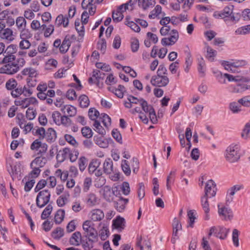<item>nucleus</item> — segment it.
Masks as SVG:
<instances>
[{"label":"nucleus","instance_id":"f257e3e1","mask_svg":"<svg viewBox=\"0 0 250 250\" xmlns=\"http://www.w3.org/2000/svg\"><path fill=\"white\" fill-rule=\"evenodd\" d=\"M101 162L98 159H93L89 164L88 171L90 174H94L97 177L101 176L104 172L105 174L110 175L115 168L113 167L112 161L109 159H106L103 163V170L99 168Z\"/></svg>","mask_w":250,"mask_h":250},{"label":"nucleus","instance_id":"f03ea898","mask_svg":"<svg viewBox=\"0 0 250 250\" xmlns=\"http://www.w3.org/2000/svg\"><path fill=\"white\" fill-rule=\"evenodd\" d=\"M233 7L232 5L226 6L220 11L214 12L213 16L215 18L224 19L227 23L231 22L235 24L239 20L241 16L239 13L233 12Z\"/></svg>","mask_w":250,"mask_h":250},{"label":"nucleus","instance_id":"7ed1b4c3","mask_svg":"<svg viewBox=\"0 0 250 250\" xmlns=\"http://www.w3.org/2000/svg\"><path fill=\"white\" fill-rule=\"evenodd\" d=\"M162 36L169 35L167 38H164L161 40L162 44L164 46H170L174 44L179 39V33L177 30L172 29L169 26H164L160 30Z\"/></svg>","mask_w":250,"mask_h":250},{"label":"nucleus","instance_id":"20e7f679","mask_svg":"<svg viewBox=\"0 0 250 250\" xmlns=\"http://www.w3.org/2000/svg\"><path fill=\"white\" fill-rule=\"evenodd\" d=\"M5 65L0 68V73L13 75L16 73L20 69L23 67L25 61L22 58H17L15 61L7 62Z\"/></svg>","mask_w":250,"mask_h":250},{"label":"nucleus","instance_id":"39448f33","mask_svg":"<svg viewBox=\"0 0 250 250\" xmlns=\"http://www.w3.org/2000/svg\"><path fill=\"white\" fill-rule=\"evenodd\" d=\"M221 64L228 71L240 73V68L248 65V62L244 60H231L229 61H223Z\"/></svg>","mask_w":250,"mask_h":250},{"label":"nucleus","instance_id":"423d86ee","mask_svg":"<svg viewBox=\"0 0 250 250\" xmlns=\"http://www.w3.org/2000/svg\"><path fill=\"white\" fill-rule=\"evenodd\" d=\"M240 147L238 145L232 144L228 146L225 152V158L229 163L237 162L240 157Z\"/></svg>","mask_w":250,"mask_h":250},{"label":"nucleus","instance_id":"0eeeda50","mask_svg":"<svg viewBox=\"0 0 250 250\" xmlns=\"http://www.w3.org/2000/svg\"><path fill=\"white\" fill-rule=\"evenodd\" d=\"M83 236L86 238H98V232L94 228V223L90 220H86L83 223Z\"/></svg>","mask_w":250,"mask_h":250},{"label":"nucleus","instance_id":"6e6552de","mask_svg":"<svg viewBox=\"0 0 250 250\" xmlns=\"http://www.w3.org/2000/svg\"><path fill=\"white\" fill-rule=\"evenodd\" d=\"M50 197V192L48 190L44 189L40 191L36 197L37 206L39 208L44 207L49 202Z\"/></svg>","mask_w":250,"mask_h":250},{"label":"nucleus","instance_id":"1a4fd4ad","mask_svg":"<svg viewBox=\"0 0 250 250\" xmlns=\"http://www.w3.org/2000/svg\"><path fill=\"white\" fill-rule=\"evenodd\" d=\"M4 51V58L2 59L3 63L15 61L17 59L14 55L17 52L16 46L14 44L9 45Z\"/></svg>","mask_w":250,"mask_h":250},{"label":"nucleus","instance_id":"9d476101","mask_svg":"<svg viewBox=\"0 0 250 250\" xmlns=\"http://www.w3.org/2000/svg\"><path fill=\"white\" fill-rule=\"evenodd\" d=\"M245 189V186L241 184H236L229 188L227 192L226 201L227 204L231 203L234 198L236 192L243 190Z\"/></svg>","mask_w":250,"mask_h":250},{"label":"nucleus","instance_id":"9b49d317","mask_svg":"<svg viewBox=\"0 0 250 250\" xmlns=\"http://www.w3.org/2000/svg\"><path fill=\"white\" fill-rule=\"evenodd\" d=\"M169 80L167 76L156 75L152 77L150 83L155 86L163 87L167 86Z\"/></svg>","mask_w":250,"mask_h":250},{"label":"nucleus","instance_id":"f8f14e48","mask_svg":"<svg viewBox=\"0 0 250 250\" xmlns=\"http://www.w3.org/2000/svg\"><path fill=\"white\" fill-rule=\"evenodd\" d=\"M216 191L217 188L215 182L212 180H209L206 184L205 193L203 196H206L208 198L214 197L216 195Z\"/></svg>","mask_w":250,"mask_h":250},{"label":"nucleus","instance_id":"ddd939ff","mask_svg":"<svg viewBox=\"0 0 250 250\" xmlns=\"http://www.w3.org/2000/svg\"><path fill=\"white\" fill-rule=\"evenodd\" d=\"M0 21L5 23V25L12 26L15 24V19L11 14L7 10L0 12Z\"/></svg>","mask_w":250,"mask_h":250},{"label":"nucleus","instance_id":"4468645a","mask_svg":"<svg viewBox=\"0 0 250 250\" xmlns=\"http://www.w3.org/2000/svg\"><path fill=\"white\" fill-rule=\"evenodd\" d=\"M218 207V214L221 219L225 221H230L232 219L233 214L232 210L226 207L220 208L219 205Z\"/></svg>","mask_w":250,"mask_h":250},{"label":"nucleus","instance_id":"2eb2a0df","mask_svg":"<svg viewBox=\"0 0 250 250\" xmlns=\"http://www.w3.org/2000/svg\"><path fill=\"white\" fill-rule=\"evenodd\" d=\"M16 105L20 106L22 108L27 107L30 104H36L38 103L37 100L34 97L19 99L15 101Z\"/></svg>","mask_w":250,"mask_h":250},{"label":"nucleus","instance_id":"dca6fc26","mask_svg":"<svg viewBox=\"0 0 250 250\" xmlns=\"http://www.w3.org/2000/svg\"><path fill=\"white\" fill-rule=\"evenodd\" d=\"M127 100L130 101L132 104H140L143 110H145V108L147 109L146 106L148 104L146 100L142 98L138 99L132 95H129L127 98Z\"/></svg>","mask_w":250,"mask_h":250},{"label":"nucleus","instance_id":"f3484780","mask_svg":"<svg viewBox=\"0 0 250 250\" xmlns=\"http://www.w3.org/2000/svg\"><path fill=\"white\" fill-rule=\"evenodd\" d=\"M201 206L205 212L204 219L208 220L209 219V212L210 211L209 204L208 200V197L202 196L201 199Z\"/></svg>","mask_w":250,"mask_h":250},{"label":"nucleus","instance_id":"a211bd4d","mask_svg":"<svg viewBox=\"0 0 250 250\" xmlns=\"http://www.w3.org/2000/svg\"><path fill=\"white\" fill-rule=\"evenodd\" d=\"M61 111L68 117H74L77 113V109L75 107L71 105H63L61 108Z\"/></svg>","mask_w":250,"mask_h":250},{"label":"nucleus","instance_id":"6ab92c4d","mask_svg":"<svg viewBox=\"0 0 250 250\" xmlns=\"http://www.w3.org/2000/svg\"><path fill=\"white\" fill-rule=\"evenodd\" d=\"M113 226L119 232H121L125 227V219L120 216L117 217L113 220Z\"/></svg>","mask_w":250,"mask_h":250},{"label":"nucleus","instance_id":"aec40b11","mask_svg":"<svg viewBox=\"0 0 250 250\" xmlns=\"http://www.w3.org/2000/svg\"><path fill=\"white\" fill-rule=\"evenodd\" d=\"M13 33V32L12 29L9 28H4L0 32V37L2 39L11 42L14 39Z\"/></svg>","mask_w":250,"mask_h":250},{"label":"nucleus","instance_id":"412c9836","mask_svg":"<svg viewBox=\"0 0 250 250\" xmlns=\"http://www.w3.org/2000/svg\"><path fill=\"white\" fill-rule=\"evenodd\" d=\"M72 245L78 246L80 245L82 242V234L80 231H76L72 234L69 241Z\"/></svg>","mask_w":250,"mask_h":250},{"label":"nucleus","instance_id":"4be33fe9","mask_svg":"<svg viewBox=\"0 0 250 250\" xmlns=\"http://www.w3.org/2000/svg\"><path fill=\"white\" fill-rule=\"evenodd\" d=\"M99 227L101 228L99 231V235L101 239L103 240H104L108 236L109 231L108 226L106 223L101 222L99 224Z\"/></svg>","mask_w":250,"mask_h":250},{"label":"nucleus","instance_id":"5701e85b","mask_svg":"<svg viewBox=\"0 0 250 250\" xmlns=\"http://www.w3.org/2000/svg\"><path fill=\"white\" fill-rule=\"evenodd\" d=\"M104 213L101 209H94L90 213V218L93 221H101L104 218Z\"/></svg>","mask_w":250,"mask_h":250},{"label":"nucleus","instance_id":"b1692460","mask_svg":"<svg viewBox=\"0 0 250 250\" xmlns=\"http://www.w3.org/2000/svg\"><path fill=\"white\" fill-rule=\"evenodd\" d=\"M146 107L147 109L145 108V110L143 111L146 113H149L150 119L153 124H156L158 120L154 109L150 104H148Z\"/></svg>","mask_w":250,"mask_h":250},{"label":"nucleus","instance_id":"393cba45","mask_svg":"<svg viewBox=\"0 0 250 250\" xmlns=\"http://www.w3.org/2000/svg\"><path fill=\"white\" fill-rule=\"evenodd\" d=\"M97 238H86L85 240H83L82 242V247L84 250H90L94 246L93 243L97 241Z\"/></svg>","mask_w":250,"mask_h":250},{"label":"nucleus","instance_id":"a878e982","mask_svg":"<svg viewBox=\"0 0 250 250\" xmlns=\"http://www.w3.org/2000/svg\"><path fill=\"white\" fill-rule=\"evenodd\" d=\"M57 138L56 132L52 128H49L45 132V138L49 143L54 142Z\"/></svg>","mask_w":250,"mask_h":250},{"label":"nucleus","instance_id":"bb28decb","mask_svg":"<svg viewBox=\"0 0 250 250\" xmlns=\"http://www.w3.org/2000/svg\"><path fill=\"white\" fill-rule=\"evenodd\" d=\"M47 162V159L44 157L38 156L36 157L31 163L30 167H34V165L39 167H43Z\"/></svg>","mask_w":250,"mask_h":250},{"label":"nucleus","instance_id":"cd10ccee","mask_svg":"<svg viewBox=\"0 0 250 250\" xmlns=\"http://www.w3.org/2000/svg\"><path fill=\"white\" fill-rule=\"evenodd\" d=\"M15 22L19 30L24 31V29H26V21L24 17L21 16L17 17Z\"/></svg>","mask_w":250,"mask_h":250},{"label":"nucleus","instance_id":"c85d7f7f","mask_svg":"<svg viewBox=\"0 0 250 250\" xmlns=\"http://www.w3.org/2000/svg\"><path fill=\"white\" fill-rule=\"evenodd\" d=\"M250 120L247 122L244 125L242 132L241 137L244 140H248L250 137Z\"/></svg>","mask_w":250,"mask_h":250},{"label":"nucleus","instance_id":"c756f323","mask_svg":"<svg viewBox=\"0 0 250 250\" xmlns=\"http://www.w3.org/2000/svg\"><path fill=\"white\" fill-rule=\"evenodd\" d=\"M229 232V229H227L223 227H218V230L216 233V237H219L221 239H225Z\"/></svg>","mask_w":250,"mask_h":250},{"label":"nucleus","instance_id":"7c9ffc66","mask_svg":"<svg viewBox=\"0 0 250 250\" xmlns=\"http://www.w3.org/2000/svg\"><path fill=\"white\" fill-rule=\"evenodd\" d=\"M130 18L129 17H126L125 21V24L130 27V28L135 32H139L140 30V27L136 23L132 21H130Z\"/></svg>","mask_w":250,"mask_h":250},{"label":"nucleus","instance_id":"2f4dec72","mask_svg":"<svg viewBox=\"0 0 250 250\" xmlns=\"http://www.w3.org/2000/svg\"><path fill=\"white\" fill-rule=\"evenodd\" d=\"M68 18L64 17L62 15H60L56 18L55 24L58 26L62 24L63 27H65L68 26Z\"/></svg>","mask_w":250,"mask_h":250},{"label":"nucleus","instance_id":"473e14b6","mask_svg":"<svg viewBox=\"0 0 250 250\" xmlns=\"http://www.w3.org/2000/svg\"><path fill=\"white\" fill-rule=\"evenodd\" d=\"M70 44L71 42L68 36H66L60 47V52L62 53L66 52L70 46Z\"/></svg>","mask_w":250,"mask_h":250},{"label":"nucleus","instance_id":"72a5a7b5","mask_svg":"<svg viewBox=\"0 0 250 250\" xmlns=\"http://www.w3.org/2000/svg\"><path fill=\"white\" fill-rule=\"evenodd\" d=\"M242 106L241 104L236 102H232L229 104V108L230 110L234 114H237L242 111Z\"/></svg>","mask_w":250,"mask_h":250},{"label":"nucleus","instance_id":"f704fd0d","mask_svg":"<svg viewBox=\"0 0 250 250\" xmlns=\"http://www.w3.org/2000/svg\"><path fill=\"white\" fill-rule=\"evenodd\" d=\"M100 70H94L92 73V76L88 79V82L90 83H96L97 85H99L100 83L99 75Z\"/></svg>","mask_w":250,"mask_h":250},{"label":"nucleus","instance_id":"c9c22d12","mask_svg":"<svg viewBox=\"0 0 250 250\" xmlns=\"http://www.w3.org/2000/svg\"><path fill=\"white\" fill-rule=\"evenodd\" d=\"M21 73L23 75L28 76L30 78L35 77L37 75L36 70L32 67L24 68Z\"/></svg>","mask_w":250,"mask_h":250},{"label":"nucleus","instance_id":"e433bc0d","mask_svg":"<svg viewBox=\"0 0 250 250\" xmlns=\"http://www.w3.org/2000/svg\"><path fill=\"white\" fill-rule=\"evenodd\" d=\"M235 34L236 35H246L250 34V24L237 28L235 31Z\"/></svg>","mask_w":250,"mask_h":250},{"label":"nucleus","instance_id":"4c0bfd02","mask_svg":"<svg viewBox=\"0 0 250 250\" xmlns=\"http://www.w3.org/2000/svg\"><path fill=\"white\" fill-rule=\"evenodd\" d=\"M128 202V199L121 198L118 202L116 203L115 207L118 211L122 212L125 208V205Z\"/></svg>","mask_w":250,"mask_h":250},{"label":"nucleus","instance_id":"58836bf2","mask_svg":"<svg viewBox=\"0 0 250 250\" xmlns=\"http://www.w3.org/2000/svg\"><path fill=\"white\" fill-rule=\"evenodd\" d=\"M65 214V211L63 209H59L55 214L54 217V221L56 224H60L63 220Z\"/></svg>","mask_w":250,"mask_h":250},{"label":"nucleus","instance_id":"ea45409f","mask_svg":"<svg viewBox=\"0 0 250 250\" xmlns=\"http://www.w3.org/2000/svg\"><path fill=\"white\" fill-rule=\"evenodd\" d=\"M64 235V230L63 229L58 227L52 232V237L56 240L60 239Z\"/></svg>","mask_w":250,"mask_h":250},{"label":"nucleus","instance_id":"a19ab883","mask_svg":"<svg viewBox=\"0 0 250 250\" xmlns=\"http://www.w3.org/2000/svg\"><path fill=\"white\" fill-rule=\"evenodd\" d=\"M31 27L35 30L43 31L46 27V25L42 24L41 25L40 22L38 20H33L31 23Z\"/></svg>","mask_w":250,"mask_h":250},{"label":"nucleus","instance_id":"79ce46f5","mask_svg":"<svg viewBox=\"0 0 250 250\" xmlns=\"http://www.w3.org/2000/svg\"><path fill=\"white\" fill-rule=\"evenodd\" d=\"M84 25L83 23H81L80 20L79 19L76 20L75 22V25L76 30L80 36L83 37L84 35Z\"/></svg>","mask_w":250,"mask_h":250},{"label":"nucleus","instance_id":"37998d69","mask_svg":"<svg viewBox=\"0 0 250 250\" xmlns=\"http://www.w3.org/2000/svg\"><path fill=\"white\" fill-rule=\"evenodd\" d=\"M94 141L96 144L102 148H106L108 146L107 141L104 140L102 137L95 136L94 137Z\"/></svg>","mask_w":250,"mask_h":250},{"label":"nucleus","instance_id":"c03bdc74","mask_svg":"<svg viewBox=\"0 0 250 250\" xmlns=\"http://www.w3.org/2000/svg\"><path fill=\"white\" fill-rule=\"evenodd\" d=\"M32 132L34 135L39 136V140H43L45 138V130L43 127H41L38 128L37 129H34Z\"/></svg>","mask_w":250,"mask_h":250},{"label":"nucleus","instance_id":"a18cd8bd","mask_svg":"<svg viewBox=\"0 0 250 250\" xmlns=\"http://www.w3.org/2000/svg\"><path fill=\"white\" fill-rule=\"evenodd\" d=\"M238 103L244 107H250V95L245 96L239 99Z\"/></svg>","mask_w":250,"mask_h":250},{"label":"nucleus","instance_id":"49530a36","mask_svg":"<svg viewBox=\"0 0 250 250\" xmlns=\"http://www.w3.org/2000/svg\"><path fill=\"white\" fill-rule=\"evenodd\" d=\"M86 203L90 207L95 206L97 203V198L95 194L93 193L89 194L87 197Z\"/></svg>","mask_w":250,"mask_h":250},{"label":"nucleus","instance_id":"de8ad7c7","mask_svg":"<svg viewBox=\"0 0 250 250\" xmlns=\"http://www.w3.org/2000/svg\"><path fill=\"white\" fill-rule=\"evenodd\" d=\"M188 216L189 220L188 227L191 228L193 227V224L195 220L196 219L195 216V210H190L188 212Z\"/></svg>","mask_w":250,"mask_h":250},{"label":"nucleus","instance_id":"09e8293b","mask_svg":"<svg viewBox=\"0 0 250 250\" xmlns=\"http://www.w3.org/2000/svg\"><path fill=\"white\" fill-rule=\"evenodd\" d=\"M176 172V169H174L170 171L169 175L167 176V188L168 190L171 189L170 184L173 183L174 180V176Z\"/></svg>","mask_w":250,"mask_h":250},{"label":"nucleus","instance_id":"8fccbe9b","mask_svg":"<svg viewBox=\"0 0 250 250\" xmlns=\"http://www.w3.org/2000/svg\"><path fill=\"white\" fill-rule=\"evenodd\" d=\"M53 209L52 206L51 204H48L45 209L42 212L41 214V218L42 220L45 219L51 214Z\"/></svg>","mask_w":250,"mask_h":250},{"label":"nucleus","instance_id":"3c124183","mask_svg":"<svg viewBox=\"0 0 250 250\" xmlns=\"http://www.w3.org/2000/svg\"><path fill=\"white\" fill-rule=\"evenodd\" d=\"M239 234H240V232L237 229H233V230L232 231V239L233 243L236 247H238L239 245V238H238Z\"/></svg>","mask_w":250,"mask_h":250},{"label":"nucleus","instance_id":"603ef678","mask_svg":"<svg viewBox=\"0 0 250 250\" xmlns=\"http://www.w3.org/2000/svg\"><path fill=\"white\" fill-rule=\"evenodd\" d=\"M80 105L83 108L87 107L89 104L88 98L85 95H81L79 99Z\"/></svg>","mask_w":250,"mask_h":250},{"label":"nucleus","instance_id":"864d4df0","mask_svg":"<svg viewBox=\"0 0 250 250\" xmlns=\"http://www.w3.org/2000/svg\"><path fill=\"white\" fill-rule=\"evenodd\" d=\"M58 64L57 61L54 59H49L46 62L45 68L47 70L52 69L57 67Z\"/></svg>","mask_w":250,"mask_h":250},{"label":"nucleus","instance_id":"5fc2aeb1","mask_svg":"<svg viewBox=\"0 0 250 250\" xmlns=\"http://www.w3.org/2000/svg\"><path fill=\"white\" fill-rule=\"evenodd\" d=\"M83 136L87 139H90L93 136V132L91 128L88 126L83 127L81 129Z\"/></svg>","mask_w":250,"mask_h":250},{"label":"nucleus","instance_id":"6e6d98bb","mask_svg":"<svg viewBox=\"0 0 250 250\" xmlns=\"http://www.w3.org/2000/svg\"><path fill=\"white\" fill-rule=\"evenodd\" d=\"M99 112L95 108H90L89 109L88 116L91 120H93L95 122V120H97L96 119L99 116Z\"/></svg>","mask_w":250,"mask_h":250},{"label":"nucleus","instance_id":"4d7b16f0","mask_svg":"<svg viewBox=\"0 0 250 250\" xmlns=\"http://www.w3.org/2000/svg\"><path fill=\"white\" fill-rule=\"evenodd\" d=\"M112 17L114 21L118 22L123 20L124 15L122 12H120L116 10V11H113L112 12Z\"/></svg>","mask_w":250,"mask_h":250},{"label":"nucleus","instance_id":"13d9d810","mask_svg":"<svg viewBox=\"0 0 250 250\" xmlns=\"http://www.w3.org/2000/svg\"><path fill=\"white\" fill-rule=\"evenodd\" d=\"M64 137L65 141L69 144L75 147L78 146L79 144L73 136L70 134H65Z\"/></svg>","mask_w":250,"mask_h":250},{"label":"nucleus","instance_id":"bf43d9fd","mask_svg":"<svg viewBox=\"0 0 250 250\" xmlns=\"http://www.w3.org/2000/svg\"><path fill=\"white\" fill-rule=\"evenodd\" d=\"M61 117V113L58 111H55L51 113L50 118L52 119L54 123L56 125H59Z\"/></svg>","mask_w":250,"mask_h":250},{"label":"nucleus","instance_id":"052dcab7","mask_svg":"<svg viewBox=\"0 0 250 250\" xmlns=\"http://www.w3.org/2000/svg\"><path fill=\"white\" fill-rule=\"evenodd\" d=\"M71 124V120L68 116H66V115L61 116L59 125H62L65 126H68L70 125Z\"/></svg>","mask_w":250,"mask_h":250},{"label":"nucleus","instance_id":"680f3d73","mask_svg":"<svg viewBox=\"0 0 250 250\" xmlns=\"http://www.w3.org/2000/svg\"><path fill=\"white\" fill-rule=\"evenodd\" d=\"M95 127L94 130L101 135H104L105 131L103 126L101 125L100 123L98 120H95L93 124Z\"/></svg>","mask_w":250,"mask_h":250},{"label":"nucleus","instance_id":"e2e57ef3","mask_svg":"<svg viewBox=\"0 0 250 250\" xmlns=\"http://www.w3.org/2000/svg\"><path fill=\"white\" fill-rule=\"evenodd\" d=\"M114 191L111 190L110 188L108 186L104 187L103 196L106 200H110V197L111 194H114Z\"/></svg>","mask_w":250,"mask_h":250},{"label":"nucleus","instance_id":"0e129e2a","mask_svg":"<svg viewBox=\"0 0 250 250\" xmlns=\"http://www.w3.org/2000/svg\"><path fill=\"white\" fill-rule=\"evenodd\" d=\"M207 58L210 61H212L216 55V51L208 46L207 47Z\"/></svg>","mask_w":250,"mask_h":250},{"label":"nucleus","instance_id":"69168bd1","mask_svg":"<svg viewBox=\"0 0 250 250\" xmlns=\"http://www.w3.org/2000/svg\"><path fill=\"white\" fill-rule=\"evenodd\" d=\"M37 115V112L33 108L29 107L26 112V117L29 120H33Z\"/></svg>","mask_w":250,"mask_h":250},{"label":"nucleus","instance_id":"338daca9","mask_svg":"<svg viewBox=\"0 0 250 250\" xmlns=\"http://www.w3.org/2000/svg\"><path fill=\"white\" fill-rule=\"evenodd\" d=\"M198 70L199 72L201 74L202 76H204L205 69V62L203 58L201 57L200 59H198Z\"/></svg>","mask_w":250,"mask_h":250},{"label":"nucleus","instance_id":"774afa93","mask_svg":"<svg viewBox=\"0 0 250 250\" xmlns=\"http://www.w3.org/2000/svg\"><path fill=\"white\" fill-rule=\"evenodd\" d=\"M122 168L125 174L128 176L130 174L131 170L127 163V161L125 160H123L122 162Z\"/></svg>","mask_w":250,"mask_h":250}]
</instances>
